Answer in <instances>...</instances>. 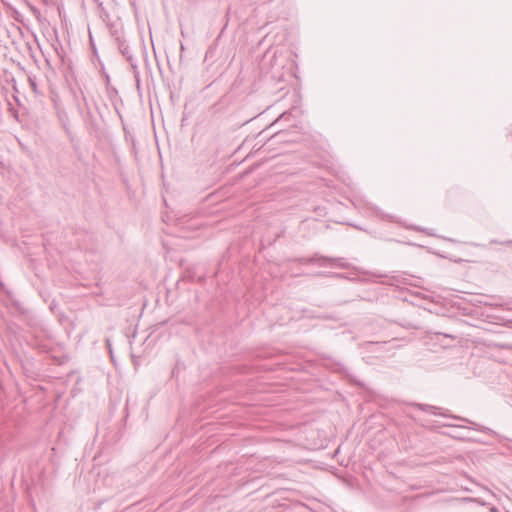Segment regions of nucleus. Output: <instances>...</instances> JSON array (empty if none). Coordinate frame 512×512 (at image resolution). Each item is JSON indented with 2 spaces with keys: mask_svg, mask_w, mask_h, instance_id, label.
<instances>
[{
  "mask_svg": "<svg viewBox=\"0 0 512 512\" xmlns=\"http://www.w3.org/2000/svg\"><path fill=\"white\" fill-rule=\"evenodd\" d=\"M415 407H417L418 409L424 411V412H429V413H432V414H439L443 417H449V418H453V419H457V420H461V421H464L466 423H469L470 425H472V429L474 430H477V431H480V432H483V433H486V434H489V435H496L495 431H493L492 429L486 427V426H483V425H480L476 422H473L467 418H463V417H460V416H456V415H451L449 414L447 411L446 412H440V413H437V410H439L438 407L436 406H433V405H429V404H422V403H415L413 404Z\"/></svg>",
  "mask_w": 512,
  "mask_h": 512,
  "instance_id": "f257e3e1",
  "label": "nucleus"
},
{
  "mask_svg": "<svg viewBox=\"0 0 512 512\" xmlns=\"http://www.w3.org/2000/svg\"><path fill=\"white\" fill-rule=\"evenodd\" d=\"M416 231H422V232H425L427 235H434L433 233L429 232L428 230L426 229H422V228H415Z\"/></svg>",
  "mask_w": 512,
  "mask_h": 512,
  "instance_id": "9d476101",
  "label": "nucleus"
},
{
  "mask_svg": "<svg viewBox=\"0 0 512 512\" xmlns=\"http://www.w3.org/2000/svg\"><path fill=\"white\" fill-rule=\"evenodd\" d=\"M503 244H505V245H510V244H512V241H511V240H509V241L504 242Z\"/></svg>",
  "mask_w": 512,
  "mask_h": 512,
  "instance_id": "ddd939ff",
  "label": "nucleus"
},
{
  "mask_svg": "<svg viewBox=\"0 0 512 512\" xmlns=\"http://www.w3.org/2000/svg\"><path fill=\"white\" fill-rule=\"evenodd\" d=\"M111 33H112V35L115 38V42H116V44L118 46L119 51L127 59V61L131 65V67L134 70V72H136V70H137V61L133 57V55L131 53V50H130V47L127 44L126 40L122 37V35L119 33L118 30L111 31Z\"/></svg>",
  "mask_w": 512,
  "mask_h": 512,
  "instance_id": "f03ea898",
  "label": "nucleus"
},
{
  "mask_svg": "<svg viewBox=\"0 0 512 512\" xmlns=\"http://www.w3.org/2000/svg\"><path fill=\"white\" fill-rule=\"evenodd\" d=\"M498 346L502 349L512 350V344H499Z\"/></svg>",
  "mask_w": 512,
  "mask_h": 512,
  "instance_id": "1a4fd4ad",
  "label": "nucleus"
},
{
  "mask_svg": "<svg viewBox=\"0 0 512 512\" xmlns=\"http://www.w3.org/2000/svg\"><path fill=\"white\" fill-rule=\"evenodd\" d=\"M79 381H80V378L76 372H70V373L66 374V385L69 382H74L75 385H77L79 383Z\"/></svg>",
  "mask_w": 512,
  "mask_h": 512,
  "instance_id": "423d86ee",
  "label": "nucleus"
},
{
  "mask_svg": "<svg viewBox=\"0 0 512 512\" xmlns=\"http://www.w3.org/2000/svg\"><path fill=\"white\" fill-rule=\"evenodd\" d=\"M286 118V113H283L278 119L277 121H282Z\"/></svg>",
  "mask_w": 512,
  "mask_h": 512,
  "instance_id": "9b49d317",
  "label": "nucleus"
},
{
  "mask_svg": "<svg viewBox=\"0 0 512 512\" xmlns=\"http://www.w3.org/2000/svg\"><path fill=\"white\" fill-rule=\"evenodd\" d=\"M55 76V72L53 69H51L50 71H48L46 73V78H47V81L49 82L50 84V98H51V101L53 102L54 104V108L57 112V115L59 117V119L61 120L62 118V99H61V96L60 94L58 93V91L56 90L53 82H52V78Z\"/></svg>",
  "mask_w": 512,
  "mask_h": 512,
  "instance_id": "7ed1b4c3",
  "label": "nucleus"
},
{
  "mask_svg": "<svg viewBox=\"0 0 512 512\" xmlns=\"http://www.w3.org/2000/svg\"><path fill=\"white\" fill-rule=\"evenodd\" d=\"M97 12L106 24H109L111 22V16L108 12V8L103 5V2L98 3Z\"/></svg>",
  "mask_w": 512,
  "mask_h": 512,
  "instance_id": "39448f33",
  "label": "nucleus"
},
{
  "mask_svg": "<svg viewBox=\"0 0 512 512\" xmlns=\"http://www.w3.org/2000/svg\"><path fill=\"white\" fill-rule=\"evenodd\" d=\"M58 55H59V58H60L61 62H63L64 61V55H62L60 53H58Z\"/></svg>",
  "mask_w": 512,
  "mask_h": 512,
  "instance_id": "f8f14e48",
  "label": "nucleus"
},
{
  "mask_svg": "<svg viewBox=\"0 0 512 512\" xmlns=\"http://www.w3.org/2000/svg\"><path fill=\"white\" fill-rule=\"evenodd\" d=\"M71 393L73 396L76 395L75 389H72Z\"/></svg>",
  "mask_w": 512,
  "mask_h": 512,
  "instance_id": "4468645a",
  "label": "nucleus"
},
{
  "mask_svg": "<svg viewBox=\"0 0 512 512\" xmlns=\"http://www.w3.org/2000/svg\"><path fill=\"white\" fill-rule=\"evenodd\" d=\"M29 83H30V86L33 89V91L37 92V85H36L35 79L32 77H29Z\"/></svg>",
  "mask_w": 512,
  "mask_h": 512,
  "instance_id": "6e6552de",
  "label": "nucleus"
},
{
  "mask_svg": "<svg viewBox=\"0 0 512 512\" xmlns=\"http://www.w3.org/2000/svg\"><path fill=\"white\" fill-rule=\"evenodd\" d=\"M316 261H321L320 265H322V266L330 265V266H337V267H341V268L345 267L343 258H330V257H325V256L318 257L317 255H315V256L307 259L305 262L306 263H315Z\"/></svg>",
  "mask_w": 512,
  "mask_h": 512,
  "instance_id": "20e7f679",
  "label": "nucleus"
},
{
  "mask_svg": "<svg viewBox=\"0 0 512 512\" xmlns=\"http://www.w3.org/2000/svg\"><path fill=\"white\" fill-rule=\"evenodd\" d=\"M26 4L31 9V11L35 15V17L40 21V16H41L40 11L37 8H35L34 6L30 5V2H26Z\"/></svg>",
  "mask_w": 512,
  "mask_h": 512,
  "instance_id": "0eeeda50",
  "label": "nucleus"
}]
</instances>
